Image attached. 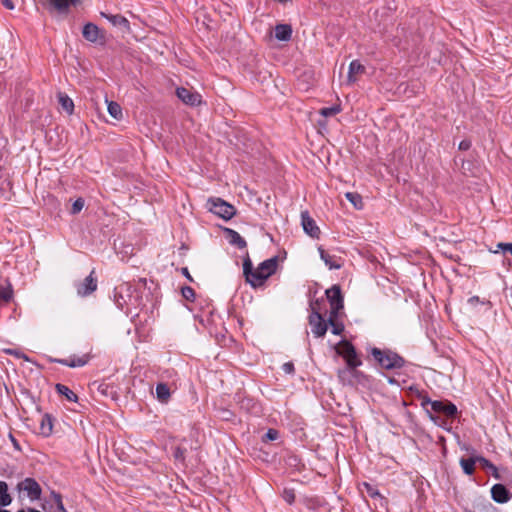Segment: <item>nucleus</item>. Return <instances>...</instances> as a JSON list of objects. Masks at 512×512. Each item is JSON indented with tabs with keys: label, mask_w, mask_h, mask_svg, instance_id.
Here are the masks:
<instances>
[{
	"label": "nucleus",
	"mask_w": 512,
	"mask_h": 512,
	"mask_svg": "<svg viewBox=\"0 0 512 512\" xmlns=\"http://www.w3.org/2000/svg\"><path fill=\"white\" fill-rule=\"evenodd\" d=\"M338 353L345 359L347 368L340 370L338 377L343 383L352 384L349 379L350 376H357L359 372L356 370L357 367L362 365V361L358 358L355 347L348 341L341 342V349Z\"/></svg>",
	"instance_id": "nucleus-1"
},
{
	"label": "nucleus",
	"mask_w": 512,
	"mask_h": 512,
	"mask_svg": "<svg viewBox=\"0 0 512 512\" xmlns=\"http://www.w3.org/2000/svg\"><path fill=\"white\" fill-rule=\"evenodd\" d=\"M370 354L375 362L386 370L400 369L406 363L402 356L390 349L373 347L370 349Z\"/></svg>",
	"instance_id": "nucleus-2"
},
{
	"label": "nucleus",
	"mask_w": 512,
	"mask_h": 512,
	"mask_svg": "<svg viewBox=\"0 0 512 512\" xmlns=\"http://www.w3.org/2000/svg\"><path fill=\"white\" fill-rule=\"evenodd\" d=\"M278 265V258L272 257L259 264L254 271V279L250 281V285L254 288L262 286L267 278L275 273Z\"/></svg>",
	"instance_id": "nucleus-3"
},
{
	"label": "nucleus",
	"mask_w": 512,
	"mask_h": 512,
	"mask_svg": "<svg viewBox=\"0 0 512 512\" xmlns=\"http://www.w3.org/2000/svg\"><path fill=\"white\" fill-rule=\"evenodd\" d=\"M208 210L224 220H230L236 214V208L219 197H211L206 204Z\"/></svg>",
	"instance_id": "nucleus-4"
},
{
	"label": "nucleus",
	"mask_w": 512,
	"mask_h": 512,
	"mask_svg": "<svg viewBox=\"0 0 512 512\" xmlns=\"http://www.w3.org/2000/svg\"><path fill=\"white\" fill-rule=\"evenodd\" d=\"M431 406V410L438 414H443L447 418H454L457 413V407L455 404L448 400H431L428 397L423 398L422 406Z\"/></svg>",
	"instance_id": "nucleus-5"
},
{
	"label": "nucleus",
	"mask_w": 512,
	"mask_h": 512,
	"mask_svg": "<svg viewBox=\"0 0 512 512\" xmlns=\"http://www.w3.org/2000/svg\"><path fill=\"white\" fill-rule=\"evenodd\" d=\"M325 294L331 307L330 314L338 316L339 311L344 307V300L340 286L333 285L331 288L326 290Z\"/></svg>",
	"instance_id": "nucleus-6"
},
{
	"label": "nucleus",
	"mask_w": 512,
	"mask_h": 512,
	"mask_svg": "<svg viewBox=\"0 0 512 512\" xmlns=\"http://www.w3.org/2000/svg\"><path fill=\"white\" fill-rule=\"evenodd\" d=\"M42 509L45 512H67L63 505L61 494L52 491L49 497L42 502Z\"/></svg>",
	"instance_id": "nucleus-7"
},
{
	"label": "nucleus",
	"mask_w": 512,
	"mask_h": 512,
	"mask_svg": "<svg viewBox=\"0 0 512 512\" xmlns=\"http://www.w3.org/2000/svg\"><path fill=\"white\" fill-rule=\"evenodd\" d=\"M309 324L315 337H323L328 329V320L326 321L321 313L315 312L309 315Z\"/></svg>",
	"instance_id": "nucleus-8"
},
{
	"label": "nucleus",
	"mask_w": 512,
	"mask_h": 512,
	"mask_svg": "<svg viewBox=\"0 0 512 512\" xmlns=\"http://www.w3.org/2000/svg\"><path fill=\"white\" fill-rule=\"evenodd\" d=\"M18 488L27 493L30 500L40 499L42 489L38 482L33 478H26L18 484Z\"/></svg>",
	"instance_id": "nucleus-9"
},
{
	"label": "nucleus",
	"mask_w": 512,
	"mask_h": 512,
	"mask_svg": "<svg viewBox=\"0 0 512 512\" xmlns=\"http://www.w3.org/2000/svg\"><path fill=\"white\" fill-rule=\"evenodd\" d=\"M94 270L82 281L76 284L77 294L86 297L97 289V279L93 276Z\"/></svg>",
	"instance_id": "nucleus-10"
},
{
	"label": "nucleus",
	"mask_w": 512,
	"mask_h": 512,
	"mask_svg": "<svg viewBox=\"0 0 512 512\" xmlns=\"http://www.w3.org/2000/svg\"><path fill=\"white\" fill-rule=\"evenodd\" d=\"M177 97L185 104L190 106H198L201 104V95L197 92H193L185 87H179L176 89Z\"/></svg>",
	"instance_id": "nucleus-11"
},
{
	"label": "nucleus",
	"mask_w": 512,
	"mask_h": 512,
	"mask_svg": "<svg viewBox=\"0 0 512 512\" xmlns=\"http://www.w3.org/2000/svg\"><path fill=\"white\" fill-rule=\"evenodd\" d=\"M301 224L306 234L312 238H319L320 229L314 219L309 215L308 211L301 212Z\"/></svg>",
	"instance_id": "nucleus-12"
},
{
	"label": "nucleus",
	"mask_w": 512,
	"mask_h": 512,
	"mask_svg": "<svg viewBox=\"0 0 512 512\" xmlns=\"http://www.w3.org/2000/svg\"><path fill=\"white\" fill-rule=\"evenodd\" d=\"M492 499L500 504L507 503L512 497V493L503 484H495L491 488Z\"/></svg>",
	"instance_id": "nucleus-13"
},
{
	"label": "nucleus",
	"mask_w": 512,
	"mask_h": 512,
	"mask_svg": "<svg viewBox=\"0 0 512 512\" xmlns=\"http://www.w3.org/2000/svg\"><path fill=\"white\" fill-rule=\"evenodd\" d=\"M226 238L228 239L231 245L237 246L239 249H244L247 246L244 238L235 230L226 228L225 229Z\"/></svg>",
	"instance_id": "nucleus-14"
},
{
	"label": "nucleus",
	"mask_w": 512,
	"mask_h": 512,
	"mask_svg": "<svg viewBox=\"0 0 512 512\" xmlns=\"http://www.w3.org/2000/svg\"><path fill=\"white\" fill-rule=\"evenodd\" d=\"M292 36V27L289 24H277L275 26V38L279 41H289Z\"/></svg>",
	"instance_id": "nucleus-15"
},
{
	"label": "nucleus",
	"mask_w": 512,
	"mask_h": 512,
	"mask_svg": "<svg viewBox=\"0 0 512 512\" xmlns=\"http://www.w3.org/2000/svg\"><path fill=\"white\" fill-rule=\"evenodd\" d=\"M364 71L365 67L358 60H353L349 65L348 82L354 83L357 80V75L362 74Z\"/></svg>",
	"instance_id": "nucleus-16"
},
{
	"label": "nucleus",
	"mask_w": 512,
	"mask_h": 512,
	"mask_svg": "<svg viewBox=\"0 0 512 512\" xmlns=\"http://www.w3.org/2000/svg\"><path fill=\"white\" fill-rule=\"evenodd\" d=\"M83 37L90 42H96L99 36V28L93 23H87L82 30Z\"/></svg>",
	"instance_id": "nucleus-17"
},
{
	"label": "nucleus",
	"mask_w": 512,
	"mask_h": 512,
	"mask_svg": "<svg viewBox=\"0 0 512 512\" xmlns=\"http://www.w3.org/2000/svg\"><path fill=\"white\" fill-rule=\"evenodd\" d=\"M478 457L479 456H472L470 458H461L460 459V466L462 467L463 469V472L468 475V476H471L473 475L474 471H475V464L478 463Z\"/></svg>",
	"instance_id": "nucleus-18"
},
{
	"label": "nucleus",
	"mask_w": 512,
	"mask_h": 512,
	"mask_svg": "<svg viewBox=\"0 0 512 512\" xmlns=\"http://www.w3.org/2000/svg\"><path fill=\"white\" fill-rule=\"evenodd\" d=\"M478 464L482 469H484L486 472L490 473L494 478L500 479L498 468L492 462H490L488 459H486L485 457L479 456Z\"/></svg>",
	"instance_id": "nucleus-19"
},
{
	"label": "nucleus",
	"mask_w": 512,
	"mask_h": 512,
	"mask_svg": "<svg viewBox=\"0 0 512 512\" xmlns=\"http://www.w3.org/2000/svg\"><path fill=\"white\" fill-rule=\"evenodd\" d=\"M58 102L67 114L71 115L74 111V103L73 100L65 93H58Z\"/></svg>",
	"instance_id": "nucleus-20"
},
{
	"label": "nucleus",
	"mask_w": 512,
	"mask_h": 512,
	"mask_svg": "<svg viewBox=\"0 0 512 512\" xmlns=\"http://www.w3.org/2000/svg\"><path fill=\"white\" fill-rule=\"evenodd\" d=\"M320 258L325 262V265L329 267V269H339L341 264L338 263L334 256H331L327 251H325L322 247L318 248Z\"/></svg>",
	"instance_id": "nucleus-21"
},
{
	"label": "nucleus",
	"mask_w": 512,
	"mask_h": 512,
	"mask_svg": "<svg viewBox=\"0 0 512 512\" xmlns=\"http://www.w3.org/2000/svg\"><path fill=\"white\" fill-rule=\"evenodd\" d=\"M55 389L60 395L64 396L68 401H78V396L66 385L58 383L56 384Z\"/></svg>",
	"instance_id": "nucleus-22"
},
{
	"label": "nucleus",
	"mask_w": 512,
	"mask_h": 512,
	"mask_svg": "<svg viewBox=\"0 0 512 512\" xmlns=\"http://www.w3.org/2000/svg\"><path fill=\"white\" fill-rule=\"evenodd\" d=\"M156 396L160 402H162V403L168 402V400L171 396L170 389H169L168 385L165 383H158L156 386Z\"/></svg>",
	"instance_id": "nucleus-23"
},
{
	"label": "nucleus",
	"mask_w": 512,
	"mask_h": 512,
	"mask_svg": "<svg viewBox=\"0 0 512 512\" xmlns=\"http://www.w3.org/2000/svg\"><path fill=\"white\" fill-rule=\"evenodd\" d=\"M12 501L8 493V485L4 481H0V506H8Z\"/></svg>",
	"instance_id": "nucleus-24"
},
{
	"label": "nucleus",
	"mask_w": 512,
	"mask_h": 512,
	"mask_svg": "<svg viewBox=\"0 0 512 512\" xmlns=\"http://www.w3.org/2000/svg\"><path fill=\"white\" fill-rule=\"evenodd\" d=\"M254 271L255 270H253L252 261H251L249 255H247L243 261V273L246 278V281L249 284H250V281H252V279H254V277H253Z\"/></svg>",
	"instance_id": "nucleus-25"
},
{
	"label": "nucleus",
	"mask_w": 512,
	"mask_h": 512,
	"mask_svg": "<svg viewBox=\"0 0 512 512\" xmlns=\"http://www.w3.org/2000/svg\"><path fill=\"white\" fill-rule=\"evenodd\" d=\"M345 197L354 206V208L358 210L363 208V199L360 194L356 192H347Z\"/></svg>",
	"instance_id": "nucleus-26"
},
{
	"label": "nucleus",
	"mask_w": 512,
	"mask_h": 512,
	"mask_svg": "<svg viewBox=\"0 0 512 512\" xmlns=\"http://www.w3.org/2000/svg\"><path fill=\"white\" fill-rule=\"evenodd\" d=\"M337 317L338 316H333V314H330L328 318V325L331 326V332L334 335H340L344 331V325L336 321Z\"/></svg>",
	"instance_id": "nucleus-27"
},
{
	"label": "nucleus",
	"mask_w": 512,
	"mask_h": 512,
	"mask_svg": "<svg viewBox=\"0 0 512 512\" xmlns=\"http://www.w3.org/2000/svg\"><path fill=\"white\" fill-rule=\"evenodd\" d=\"M77 0H49L50 4L60 12L67 11L70 5H75Z\"/></svg>",
	"instance_id": "nucleus-28"
},
{
	"label": "nucleus",
	"mask_w": 512,
	"mask_h": 512,
	"mask_svg": "<svg viewBox=\"0 0 512 512\" xmlns=\"http://www.w3.org/2000/svg\"><path fill=\"white\" fill-rule=\"evenodd\" d=\"M53 429L52 417L49 414H45L41 421V432L43 435H50Z\"/></svg>",
	"instance_id": "nucleus-29"
},
{
	"label": "nucleus",
	"mask_w": 512,
	"mask_h": 512,
	"mask_svg": "<svg viewBox=\"0 0 512 512\" xmlns=\"http://www.w3.org/2000/svg\"><path fill=\"white\" fill-rule=\"evenodd\" d=\"M107 109H108V112L109 114L116 120H119L122 118L123 114H122V108L121 106L114 102V101H110L108 102V106H107Z\"/></svg>",
	"instance_id": "nucleus-30"
},
{
	"label": "nucleus",
	"mask_w": 512,
	"mask_h": 512,
	"mask_svg": "<svg viewBox=\"0 0 512 512\" xmlns=\"http://www.w3.org/2000/svg\"><path fill=\"white\" fill-rule=\"evenodd\" d=\"M362 492H366V494L371 498H382L379 490L375 486L367 482L363 483Z\"/></svg>",
	"instance_id": "nucleus-31"
},
{
	"label": "nucleus",
	"mask_w": 512,
	"mask_h": 512,
	"mask_svg": "<svg viewBox=\"0 0 512 512\" xmlns=\"http://www.w3.org/2000/svg\"><path fill=\"white\" fill-rule=\"evenodd\" d=\"M102 16L107 18L110 22H112L114 25H126L128 24V20L121 15H107L105 13H101Z\"/></svg>",
	"instance_id": "nucleus-32"
},
{
	"label": "nucleus",
	"mask_w": 512,
	"mask_h": 512,
	"mask_svg": "<svg viewBox=\"0 0 512 512\" xmlns=\"http://www.w3.org/2000/svg\"><path fill=\"white\" fill-rule=\"evenodd\" d=\"M341 111L340 105L321 108L319 113L324 117H330L338 114Z\"/></svg>",
	"instance_id": "nucleus-33"
},
{
	"label": "nucleus",
	"mask_w": 512,
	"mask_h": 512,
	"mask_svg": "<svg viewBox=\"0 0 512 512\" xmlns=\"http://www.w3.org/2000/svg\"><path fill=\"white\" fill-rule=\"evenodd\" d=\"M57 362L65 365V366H68V367H81L86 364V360H84L82 358H78L77 361H75V360L69 361L66 359H62V360H57Z\"/></svg>",
	"instance_id": "nucleus-34"
},
{
	"label": "nucleus",
	"mask_w": 512,
	"mask_h": 512,
	"mask_svg": "<svg viewBox=\"0 0 512 512\" xmlns=\"http://www.w3.org/2000/svg\"><path fill=\"white\" fill-rule=\"evenodd\" d=\"M282 498L288 503L293 504L295 501V492L293 489L285 488L282 492Z\"/></svg>",
	"instance_id": "nucleus-35"
},
{
	"label": "nucleus",
	"mask_w": 512,
	"mask_h": 512,
	"mask_svg": "<svg viewBox=\"0 0 512 512\" xmlns=\"http://www.w3.org/2000/svg\"><path fill=\"white\" fill-rule=\"evenodd\" d=\"M182 296L188 300L193 301L195 299V291L190 286H185L181 289Z\"/></svg>",
	"instance_id": "nucleus-36"
},
{
	"label": "nucleus",
	"mask_w": 512,
	"mask_h": 512,
	"mask_svg": "<svg viewBox=\"0 0 512 512\" xmlns=\"http://www.w3.org/2000/svg\"><path fill=\"white\" fill-rule=\"evenodd\" d=\"M323 302H324V300L322 298L312 300L310 302V310H311L310 315H314L315 312L321 313L320 310H321V305Z\"/></svg>",
	"instance_id": "nucleus-37"
},
{
	"label": "nucleus",
	"mask_w": 512,
	"mask_h": 512,
	"mask_svg": "<svg viewBox=\"0 0 512 512\" xmlns=\"http://www.w3.org/2000/svg\"><path fill=\"white\" fill-rule=\"evenodd\" d=\"M13 291L11 288L0 287V298L5 302H9L12 299Z\"/></svg>",
	"instance_id": "nucleus-38"
},
{
	"label": "nucleus",
	"mask_w": 512,
	"mask_h": 512,
	"mask_svg": "<svg viewBox=\"0 0 512 512\" xmlns=\"http://www.w3.org/2000/svg\"><path fill=\"white\" fill-rule=\"evenodd\" d=\"M83 207H84V200L82 198H78L77 200L74 201V203L72 205L71 213L77 214L83 209Z\"/></svg>",
	"instance_id": "nucleus-39"
},
{
	"label": "nucleus",
	"mask_w": 512,
	"mask_h": 512,
	"mask_svg": "<svg viewBox=\"0 0 512 512\" xmlns=\"http://www.w3.org/2000/svg\"><path fill=\"white\" fill-rule=\"evenodd\" d=\"M186 450L181 447H176L173 451V456L176 460L184 461Z\"/></svg>",
	"instance_id": "nucleus-40"
},
{
	"label": "nucleus",
	"mask_w": 512,
	"mask_h": 512,
	"mask_svg": "<svg viewBox=\"0 0 512 512\" xmlns=\"http://www.w3.org/2000/svg\"><path fill=\"white\" fill-rule=\"evenodd\" d=\"M279 436V433L277 430L275 429H269L265 435V437L270 440V441H274L278 438Z\"/></svg>",
	"instance_id": "nucleus-41"
},
{
	"label": "nucleus",
	"mask_w": 512,
	"mask_h": 512,
	"mask_svg": "<svg viewBox=\"0 0 512 512\" xmlns=\"http://www.w3.org/2000/svg\"><path fill=\"white\" fill-rule=\"evenodd\" d=\"M497 246L503 252H509L512 255V243H503V242H501Z\"/></svg>",
	"instance_id": "nucleus-42"
},
{
	"label": "nucleus",
	"mask_w": 512,
	"mask_h": 512,
	"mask_svg": "<svg viewBox=\"0 0 512 512\" xmlns=\"http://www.w3.org/2000/svg\"><path fill=\"white\" fill-rule=\"evenodd\" d=\"M471 145H472L471 141L465 139L459 143L458 149L461 151H466V150L470 149Z\"/></svg>",
	"instance_id": "nucleus-43"
},
{
	"label": "nucleus",
	"mask_w": 512,
	"mask_h": 512,
	"mask_svg": "<svg viewBox=\"0 0 512 512\" xmlns=\"http://www.w3.org/2000/svg\"><path fill=\"white\" fill-rule=\"evenodd\" d=\"M282 370L287 374H291L294 372V364L292 362H286L283 364Z\"/></svg>",
	"instance_id": "nucleus-44"
},
{
	"label": "nucleus",
	"mask_w": 512,
	"mask_h": 512,
	"mask_svg": "<svg viewBox=\"0 0 512 512\" xmlns=\"http://www.w3.org/2000/svg\"><path fill=\"white\" fill-rule=\"evenodd\" d=\"M1 4L9 10H13L15 7L13 0H1Z\"/></svg>",
	"instance_id": "nucleus-45"
},
{
	"label": "nucleus",
	"mask_w": 512,
	"mask_h": 512,
	"mask_svg": "<svg viewBox=\"0 0 512 512\" xmlns=\"http://www.w3.org/2000/svg\"><path fill=\"white\" fill-rule=\"evenodd\" d=\"M181 271H182V274H183V275H184V276H185L189 281H193V279H192V277H191V275H190L189 270H188V268H187V267H183Z\"/></svg>",
	"instance_id": "nucleus-46"
},
{
	"label": "nucleus",
	"mask_w": 512,
	"mask_h": 512,
	"mask_svg": "<svg viewBox=\"0 0 512 512\" xmlns=\"http://www.w3.org/2000/svg\"><path fill=\"white\" fill-rule=\"evenodd\" d=\"M479 302V297L478 296H472L468 299V303H470L471 305H475Z\"/></svg>",
	"instance_id": "nucleus-47"
},
{
	"label": "nucleus",
	"mask_w": 512,
	"mask_h": 512,
	"mask_svg": "<svg viewBox=\"0 0 512 512\" xmlns=\"http://www.w3.org/2000/svg\"><path fill=\"white\" fill-rule=\"evenodd\" d=\"M9 437H10V439H11V441H12V443H13L14 447H15L16 449L20 450L19 444H18L17 440L14 438V436H13L12 434H9Z\"/></svg>",
	"instance_id": "nucleus-48"
},
{
	"label": "nucleus",
	"mask_w": 512,
	"mask_h": 512,
	"mask_svg": "<svg viewBox=\"0 0 512 512\" xmlns=\"http://www.w3.org/2000/svg\"><path fill=\"white\" fill-rule=\"evenodd\" d=\"M27 512H40V511L33 509V508H28Z\"/></svg>",
	"instance_id": "nucleus-49"
},
{
	"label": "nucleus",
	"mask_w": 512,
	"mask_h": 512,
	"mask_svg": "<svg viewBox=\"0 0 512 512\" xmlns=\"http://www.w3.org/2000/svg\"><path fill=\"white\" fill-rule=\"evenodd\" d=\"M394 382H395V380L393 378L389 379V383H394Z\"/></svg>",
	"instance_id": "nucleus-50"
},
{
	"label": "nucleus",
	"mask_w": 512,
	"mask_h": 512,
	"mask_svg": "<svg viewBox=\"0 0 512 512\" xmlns=\"http://www.w3.org/2000/svg\"><path fill=\"white\" fill-rule=\"evenodd\" d=\"M0 512H10V511L0 508Z\"/></svg>",
	"instance_id": "nucleus-51"
},
{
	"label": "nucleus",
	"mask_w": 512,
	"mask_h": 512,
	"mask_svg": "<svg viewBox=\"0 0 512 512\" xmlns=\"http://www.w3.org/2000/svg\"><path fill=\"white\" fill-rule=\"evenodd\" d=\"M17 512H26V511L22 509V510H19V511H17Z\"/></svg>",
	"instance_id": "nucleus-52"
}]
</instances>
